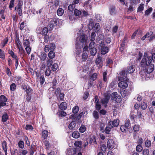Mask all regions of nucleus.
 <instances>
[{"instance_id": "51", "label": "nucleus", "mask_w": 155, "mask_h": 155, "mask_svg": "<svg viewBox=\"0 0 155 155\" xmlns=\"http://www.w3.org/2000/svg\"><path fill=\"white\" fill-rule=\"evenodd\" d=\"M97 74L96 73L93 74L91 76L90 79L93 81L95 80L97 78Z\"/></svg>"}, {"instance_id": "33", "label": "nucleus", "mask_w": 155, "mask_h": 155, "mask_svg": "<svg viewBox=\"0 0 155 155\" xmlns=\"http://www.w3.org/2000/svg\"><path fill=\"white\" fill-rule=\"evenodd\" d=\"M93 115L95 119L97 120L99 118V114L97 111H94L93 113Z\"/></svg>"}, {"instance_id": "63", "label": "nucleus", "mask_w": 155, "mask_h": 155, "mask_svg": "<svg viewBox=\"0 0 155 155\" xmlns=\"http://www.w3.org/2000/svg\"><path fill=\"white\" fill-rule=\"evenodd\" d=\"M95 105L96 110L99 111L101 108V105L100 103H96L95 104Z\"/></svg>"}, {"instance_id": "25", "label": "nucleus", "mask_w": 155, "mask_h": 155, "mask_svg": "<svg viewBox=\"0 0 155 155\" xmlns=\"http://www.w3.org/2000/svg\"><path fill=\"white\" fill-rule=\"evenodd\" d=\"M42 135L44 139H46L48 135V132L47 130H45L42 131Z\"/></svg>"}, {"instance_id": "6", "label": "nucleus", "mask_w": 155, "mask_h": 155, "mask_svg": "<svg viewBox=\"0 0 155 155\" xmlns=\"http://www.w3.org/2000/svg\"><path fill=\"white\" fill-rule=\"evenodd\" d=\"M8 99L4 95H1L0 96V107H2L6 105V102Z\"/></svg>"}, {"instance_id": "34", "label": "nucleus", "mask_w": 155, "mask_h": 155, "mask_svg": "<svg viewBox=\"0 0 155 155\" xmlns=\"http://www.w3.org/2000/svg\"><path fill=\"white\" fill-rule=\"evenodd\" d=\"M75 122L74 121H72L69 124V128L70 129H72L75 127Z\"/></svg>"}, {"instance_id": "29", "label": "nucleus", "mask_w": 155, "mask_h": 155, "mask_svg": "<svg viewBox=\"0 0 155 155\" xmlns=\"http://www.w3.org/2000/svg\"><path fill=\"white\" fill-rule=\"evenodd\" d=\"M3 149L5 152H6L7 149V146L6 142L4 141L2 143Z\"/></svg>"}, {"instance_id": "20", "label": "nucleus", "mask_w": 155, "mask_h": 155, "mask_svg": "<svg viewBox=\"0 0 155 155\" xmlns=\"http://www.w3.org/2000/svg\"><path fill=\"white\" fill-rule=\"evenodd\" d=\"M100 25L98 23H96L94 25L93 30L95 32H97L100 30Z\"/></svg>"}, {"instance_id": "35", "label": "nucleus", "mask_w": 155, "mask_h": 155, "mask_svg": "<svg viewBox=\"0 0 155 155\" xmlns=\"http://www.w3.org/2000/svg\"><path fill=\"white\" fill-rule=\"evenodd\" d=\"M57 78H54L52 82V87L54 89L55 88V86L57 84Z\"/></svg>"}, {"instance_id": "55", "label": "nucleus", "mask_w": 155, "mask_h": 155, "mask_svg": "<svg viewBox=\"0 0 155 155\" xmlns=\"http://www.w3.org/2000/svg\"><path fill=\"white\" fill-rule=\"evenodd\" d=\"M94 27V24L93 22H90L88 25V28L90 30L93 29Z\"/></svg>"}, {"instance_id": "17", "label": "nucleus", "mask_w": 155, "mask_h": 155, "mask_svg": "<svg viewBox=\"0 0 155 155\" xmlns=\"http://www.w3.org/2000/svg\"><path fill=\"white\" fill-rule=\"evenodd\" d=\"M120 93L121 96L123 97H124L129 94V91L126 90L121 91Z\"/></svg>"}, {"instance_id": "1", "label": "nucleus", "mask_w": 155, "mask_h": 155, "mask_svg": "<svg viewBox=\"0 0 155 155\" xmlns=\"http://www.w3.org/2000/svg\"><path fill=\"white\" fill-rule=\"evenodd\" d=\"M152 61V58L151 57L144 54L141 61V66L145 71L147 72V73H150L153 70L154 65L151 64Z\"/></svg>"}, {"instance_id": "14", "label": "nucleus", "mask_w": 155, "mask_h": 155, "mask_svg": "<svg viewBox=\"0 0 155 155\" xmlns=\"http://www.w3.org/2000/svg\"><path fill=\"white\" fill-rule=\"evenodd\" d=\"M8 116L6 113H4L2 117V121L3 122H6L8 119Z\"/></svg>"}, {"instance_id": "49", "label": "nucleus", "mask_w": 155, "mask_h": 155, "mask_svg": "<svg viewBox=\"0 0 155 155\" xmlns=\"http://www.w3.org/2000/svg\"><path fill=\"white\" fill-rule=\"evenodd\" d=\"M74 15L76 16H79L80 15L81 13V12L80 11L77 9H75L74 10Z\"/></svg>"}, {"instance_id": "40", "label": "nucleus", "mask_w": 155, "mask_h": 155, "mask_svg": "<svg viewBox=\"0 0 155 155\" xmlns=\"http://www.w3.org/2000/svg\"><path fill=\"white\" fill-rule=\"evenodd\" d=\"M44 143L46 147L47 150H48L49 149L50 146V144L49 142L47 140H45L44 142Z\"/></svg>"}, {"instance_id": "13", "label": "nucleus", "mask_w": 155, "mask_h": 155, "mask_svg": "<svg viewBox=\"0 0 155 155\" xmlns=\"http://www.w3.org/2000/svg\"><path fill=\"white\" fill-rule=\"evenodd\" d=\"M89 51L91 55L92 56H94L97 52V49L95 48H90Z\"/></svg>"}, {"instance_id": "39", "label": "nucleus", "mask_w": 155, "mask_h": 155, "mask_svg": "<svg viewBox=\"0 0 155 155\" xmlns=\"http://www.w3.org/2000/svg\"><path fill=\"white\" fill-rule=\"evenodd\" d=\"M117 92H114L112 93L111 95V99L113 101H114L117 96Z\"/></svg>"}, {"instance_id": "48", "label": "nucleus", "mask_w": 155, "mask_h": 155, "mask_svg": "<svg viewBox=\"0 0 155 155\" xmlns=\"http://www.w3.org/2000/svg\"><path fill=\"white\" fill-rule=\"evenodd\" d=\"M121 131L123 132H126L128 129L124 125H122L120 127Z\"/></svg>"}, {"instance_id": "30", "label": "nucleus", "mask_w": 155, "mask_h": 155, "mask_svg": "<svg viewBox=\"0 0 155 155\" xmlns=\"http://www.w3.org/2000/svg\"><path fill=\"white\" fill-rule=\"evenodd\" d=\"M23 45L25 47L30 46V42L28 40L26 39L24 40L23 42Z\"/></svg>"}, {"instance_id": "9", "label": "nucleus", "mask_w": 155, "mask_h": 155, "mask_svg": "<svg viewBox=\"0 0 155 155\" xmlns=\"http://www.w3.org/2000/svg\"><path fill=\"white\" fill-rule=\"evenodd\" d=\"M22 5V2L19 1L18 4V10L17 12L20 16L22 15V12L21 9V6Z\"/></svg>"}, {"instance_id": "38", "label": "nucleus", "mask_w": 155, "mask_h": 155, "mask_svg": "<svg viewBox=\"0 0 155 155\" xmlns=\"http://www.w3.org/2000/svg\"><path fill=\"white\" fill-rule=\"evenodd\" d=\"M18 48L19 49L18 53L21 56L23 54L25 53V51L22 47H20Z\"/></svg>"}, {"instance_id": "53", "label": "nucleus", "mask_w": 155, "mask_h": 155, "mask_svg": "<svg viewBox=\"0 0 155 155\" xmlns=\"http://www.w3.org/2000/svg\"><path fill=\"white\" fill-rule=\"evenodd\" d=\"M45 81L44 77L43 75L41 76L40 77V82L41 84H43Z\"/></svg>"}, {"instance_id": "36", "label": "nucleus", "mask_w": 155, "mask_h": 155, "mask_svg": "<svg viewBox=\"0 0 155 155\" xmlns=\"http://www.w3.org/2000/svg\"><path fill=\"white\" fill-rule=\"evenodd\" d=\"M16 86L14 83H12L10 86V90L12 91H14L16 89Z\"/></svg>"}, {"instance_id": "15", "label": "nucleus", "mask_w": 155, "mask_h": 155, "mask_svg": "<svg viewBox=\"0 0 155 155\" xmlns=\"http://www.w3.org/2000/svg\"><path fill=\"white\" fill-rule=\"evenodd\" d=\"M72 136L74 138H78L80 137V134L78 131H75L72 133Z\"/></svg>"}, {"instance_id": "8", "label": "nucleus", "mask_w": 155, "mask_h": 155, "mask_svg": "<svg viewBox=\"0 0 155 155\" xmlns=\"http://www.w3.org/2000/svg\"><path fill=\"white\" fill-rule=\"evenodd\" d=\"M107 145L108 148L110 149H112L116 147L115 143L112 139H110L108 140Z\"/></svg>"}, {"instance_id": "37", "label": "nucleus", "mask_w": 155, "mask_h": 155, "mask_svg": "<svg viewBox=\"0 0 155 155\" xmlns=\"http://www.w3.org/2000/svg\"><path fill=\"white\" fill-rule=\"evenodd\" d=\"M152 10L153 9L151 7L149 9L145 11V15L146 16H147L149 15L150 13L152 12Z\"/></svg>"}, {"instance_id": "10", "label": "nucleus", "mask_w": 155, "mask_h": 155, "mask_svg": "<svg viewBox=\"0 0 155 155\" xmlns=\"http://www.w3.org/2000/svg\"><path fill=\"white\" fill-rule=\"evenodd\" d=\"M119 123V120L118 119H116L114 120L113 121H110L108 123L110 125H111L112 126V127H117Z\"/></svg>"}, {"instance_id": "2", "label": "nucleus", "mask_w": 155, "mask_h": 155, "mask_svg": "<svg viewBox=\"0 0 155 155\" xmlns=\"http://www.w3.org/2000/svg\"><path fill=\"white\" fill-rule=\"evenodd\" d=\"M127 74L125 70H123L119 74L118 77L119 82L118 83V86L123 89L126 88L128 87L127 82L128 79L127 77Z\"/></svg>"}, {"instance_id": "44", "label": "nucleus", "mask_w": 155, "mask_h": 155, "mask_svg": "<svg viewBox=\"0 0 155 155\" xmlns=\"http://www.w3.org/2000/svg\"><path fill=\"white\" fill-rule=\"evenodd\" d=\"M79 110V108L78 106H76L74 107L72 109V111L74 113L76 114L78 112Z\"/></svg>"}, {"instance_id": "43", "label": "nucleus", "mask_w": 155, "mask_h": 155, "mask_svg": "<svg viewBox=\"0 0 155 155\" xmlns=\"http://www.w3.org/2000/svg\"><path fill=\"white\" fill-rule=\"evenodd\" d=\"M144 5V4H140L137 9L138 12H142L143 9Z\"/></svg>"}, {"instance_id": "18", "label": "nucleus", "mask_w": 155, "mask_h": 155, "mask_svg": "<svg viewBox=\"0 0 155 155\" xmlns=\"http://www.w3.org/2000/svg\"><path fill=\"white\" fill-rule=\"evenodd\" d=\"M67 108V104L65 102H62L60 105V108L61 110H65Z\"/></svg>"}, {"instance_id": "57", "label": "nucleus", "mask_w": 155, "mask_h": 155, "mask_svg": "<svg viewBox=\"0 0 155 155\" xmlns=\"http://www.w3.org/2000/svg\"><path fill=\"white\" fill-rule=\"evenodd\" d=\"M14 2L15 0H11L10 1L9 7L11 10L12 9V8H13L14 6Z\"/></svg>"}, {"instance_id": "19", "label": "nucleus", "mask_w": 155, "mask_h": 155, "mask_svg": "<svg viewBox=\"0 0 155 155\" xmlns=\"http://www.w3.org/2000/svg\"><path fill=\"white\" fill-rule=\"evenodd\" d=\"M109 11L111 15H114L116 13L115 7L114 6H110L109 8Z\"/></svg>"}, {"instance_id": "16", "label": "nucleus", "mask_w": 155, "mask_h": 155, "mask_svg": "<svg viewBox=\"0 0 155 155\" xmlns=\"http://www.w3.org/2000/svg\"><path fill=\"white\" fill-rule=\"evenodd\" d=\"M102 61V57L100 56H98L96 58L95 61V63L96 64H100V67L102 66L101 65V62Z\"/></svg>"}, {"instance_id": "54", "label": "nucleus", "mask_w": 155, "mask_h": 155, "mask_svg": "<svg viewBox=\"0 0 155 155\" xmlns=\"http://www.w3.org/2000/svg\"><path fill=\"white\" fill-rule=\"evenodd\" d=\"M125 42L123 41L122 42L121 44L120 45V50L121 51H122L124 50Z\"/></svg>"}, {"instance_id": "3", "label": "nucleus", "mask_w": 155, "mask_h": 155, "mask_svg": "<svg viewBox=\"0 0 155 155\" xmlns=\"http://www.w3.org/2000/svg\"><path fill=\"white\" fill-rule=\"evenodd\" d=\"M98 43H99L98 48L101 50V54L104 55L107 53L109 51V48L108 47L105 46L104 41L99 40Z\"/></svg>"}, {"instance_id": "50", "label": "nucleus", "mask_w": 155, "mask_h": 155, "mask_svg": "<svg viewBox=\"0 0 155 155\" xmlns=\"http://www.w3.org/2000/svg\"><path fill=\"white\" fill-rule=\"evenodd\" d=\"M18 146L19 148L23 149L24 147V143L22 141H20L18 143Z\"/></svg>"}, {"instance_id": "22", "label": "nucleus", "mask_w": 155, "mask_h": 155, "mask_svg": "<svg viewBox=\"0 0 155 155\" xmlns=\"http://www.w3.org/2000/svg\"><path fill=\"white\" fill-rule=\"evenodd\" d=\"M39 58L41 60L44 61L47 58V54L45 53H42L39 56Z\"/></svg>"}, {"instance_id": "42", "label": "nucleus", "mask_w": 155, "mask_h": 155, "mask_svg": "<svg viewBox=\"0 0 155 155\" xmlns=\"http://www.w3.org/2000/svg\"><path fill=\"white\" fill-rule=\"evenodd\" d=\"M0 58L2 59H5L4 52L1 49H0Z\"/></svg>"}, {"instance_id": "7", "label": "nucleus", "mask_w": 155, "mask_h": 155, "mask_svg": "<svg viewBox=\"0 0 155 155\" xmlns=\"http://www.w3.org/2000/svg\"><path fill=\"white\" fill-rule=\"evenodd\" d=\"M79 38V37L78 38ZM88 37L86 35L84 34H82V35H80L79 37V39L81 43L83 44H86L87 40Z\"/></svg>"}, {"instance_id": "41", "label": "nucleus", "mask_w": 155, "mask_h": 155, "mask_svg": "<svg viewBox=\"0 0 155 155\" xmlns=\"http://www.w3.org/2000/svg\"><path fill=\"white\" fill-rule=\"evenodd\" d=\"M48 32V29L47 27H44L42 31L41 34L44 35H46Z\"/></svg>"}, {"instance_id": "60", "label": "nucleus", "mask_w": 155, "mask_h": 155, "mask_svg": "<svg viewBox=\"0 0 155 155\" xmlns=\"http://www.w3.org/2000/svg\"><path fill=\"white\" fill-rule=\"evenodd\" d=\"M8 39L7 38H6L5 39H4L3 42L2 43V48L4 47L6 44L8 42Z\"/></svg>"}, {"instance_id": "62", "label": "nucleus", "mask_w": 155, "mask_h": 155, "mask_svg": "<svg viewBox=\"0 0 155 155\" xmlns=\"http://www.w3.org/2000/svg\"><path fill=\"white\" fill-rule=\"evenodd\" d=\"M133 130L135 132H137L139 130V126L137 125H135L134 126Z\"/></svg>"}, {"instance_id": "46", "label": "nucleus", "mask_w": 155, "mask_h": 155, "mask_svg": "<svg viewBox=\"0 0 155 155\" xmlns=\"http://www.w3.org/2000/svg\"><path fill=\"white\" fill-rule=\"evenodd\" d=\"M143 149V148L142 147L141 145H138L137 147L136 148V150L137 151L140 152H141L142 150Z\"/></svg>"}, {"instance_id": "24", "label": "nucleus", "mask_w": 155, "mask_h": 155, "mask_svg": "<svg viewBox=\"0 0 155 155\" xmlns=\"http://www.w3.org/2000/svg\"><path fill=\"white\" fill-rule=\"evenodd\" d=\"M55 55V54L54 52L50 51L48 53V57L50 59H52L54 57Z\"/></svg>"}, {"instance_id": "52", "label": "nucleus", "mask_w": 155, "mask_h": 155, "mask_svg": "<svg viewBox=\"0 0 155 155\" xmlns=\"http://www.w3.org/2000/svg\"><path fill=\"white\" fill-rule=\"evenodd\" d=\"M75 7V5L73 4L68 6V10L70 12H72Z\"/></svg>"}, {"instance_id": "23", "label": "nucleus", "mask_w": 155, "mask_h": 155, "mask_svg": "<svg viewBox=\"0 0 155 155\" xmlns=\"http://www.w3.org/2000/svg\"><path fill=\"white\" fill-rule=\"evenodd\" d=\"M64 13V10L62 8H59L57 11V14L59 16H62Z\"/></svg>"}, {"instance_id": "5", "label": "nucleus", "mask_w": 155, "mask_h": 155, "mask_svg": "<svg viewBox=\"0 0 155 155\" xmlns=\"http://www.w3.org/2000/svg\"><path fill=\"white\" fill-rule=\"evenodd\" d=\"M58 21V19L56 18H54L51 19L49 22L48 25L49 30L51 31L54 26L57 25V23Z\"/></svg>"}, {"instance_id": "32", "label": "nucleus", "mask_w": 155, "mask_h": 155, "mask_svg": "<svg viewBox=\"0 0 155 155\" xmlns=\"http://www.w3.org/2000/svg\"><path fill=\"white\" fill-rule=\"evenodd\" d=\"M51 70L50 68H47L45 72V75L47 76H49L51 73Z\"/></svg>"}, {"instance_id": "58", "label": "nucleus", "mask_w": 155, "mask_h": 155, "mask_svg": "<svg viewBox=\"0 0 155 155\" xmlns=\"http://www.w3.org/2000/svg\"><path fill=\"white\" fill-rule=\"evenodd\" d=\"M149 151L148 149H144L143 151V155H148Z\"/></svg>"}, {"instance_id": "59", "label": "nucleus", "mask_w": 155, "mask_h": 155, "mask_svg": "<svg viewBox=\"0 0 155 155\" xmlns=\"http://www.w3.org/2000/svg\"><path fill=\"white\" fill-rule=\"evenodd\" d=\"M96 36V34L94 32L91 33V41H94L95 39V37Z\"/></svg>"}, {"instance_id": "12", "label": "nucleus", "mask_w": 155, "mask_h": 155, "mask_svg": "<svg viewBox=\"0 0 155 155\" xmlns=\"http://www.w3.org/2000/svg\"><path fill=\"white\" fill-rule=\"evenodd\" d=\"M84 114L83 112H81L78 115L76 116L74 114H72L71 115V117L73 119H75L76 120H78L80 119L81 117Z\"/></svg>"}, {"instance_id": "28", "label": "nucleus", "mask_w": 155, "mask_h": 155, "mask_svg": "<svg viewBox=\"0 0 155 155\" xmlns=\"http://www.w3.org/2000/svg\"><path fill=\"white\" fill-rule=\"evenodd\" d=\"M87 54V51H85L82 54V58L83 61H85L87 60L88 57Z\"/></svg>"}, {"instance_id": "45", "label": "nucleus", "mask_w": 155, "mask_h": 155, "mask_svg": "<svg viewBox=\"0 0 155 155\" xmlns=\"http://www.w3.org/2000/svg\"><path fill=\"white\" fill-rule=\"evenodd\" d=\"M35 146L34 145H31L30 148V155H33L35 151Z\"/></svg>"}, {"instance_id": "4", "label": "nucleus", "mask_w": 155, "mask_h": 155, "mask_svg": "<svg viewBox=\"0 0 155 155\" xmlns=\"http://www.w3.org/2000/svg\"><path fill=\"white\" fill-rule=\"evenodd\" d=\"M110 96V94L108 93H106L104 94V98L102 99L101 101V102L102 104H105L104 106L106 107L107 106V104L109 101Z\"/></svg>"}, {"instance_id": "61", "label": "nucleus", "mask_w": 155, "mask_h": 155, "mask_svg": "<svg viewBox=\"0 0 155 155\" xmlns=\"http://www.w3.org/2000/svg\"><path fill=\"white\" fill-rule=\"evenodd\" d=\"M151 145V142L150 140H146L145 143V145L147 147H149Z\"/></svg>"}, {"instance_id": "56", "label": "nucleus", "mask_w": 155, "mask_h": 155, "mask_svg": "<svg viewBox=\"0 0 155 155\" xmlns=\"http://www.w3.org/2000/svg\"><path fill=\"white\" fill-rule=\"evenodd\" d=\"M127 129L129 128L130 127V124L129 120H127L124 125Z\"/></svg>"}, {"instance_id": "26", "label": "nucleus", "mask_w": 155, "mask_h": 155, "mask_svg": "<svg viewBox=\"0 0 155 155\" xmlns=\"http://www.w3.org/2000/svg\"><path fill=\"white\" fill-rule=\"evenodd\" d=\"M46 63L47 67L49 68L52 65L53 61L51 59H48L46 61Z\"/></svg>"}, {"instance_id": "11", "label": "nucleus", "mask_w": 155, "mask_h": 155, "mask_svg": "<svg viewBox=\"0 0 155 155\" xmlns=\"http://www.w3.org/2000/svg\"><path fill=\"white\" fill-rule=\"evenodd\" d=\"M135 69V66L134 65H131L128 66L127 68V70L125 71L126 73L127 74L128 73H133Z\"/></svg>"}, {"instance_id": "31", "label": "nucleus", "mask_w": 155, "mask_h": 155, "mask_svg": "<svg viewBox=\"0 0 155 155\" xmlns=\"http://www.w3.org/2000/svg\"><path fill=\"white\" fill-rule=\"evenodd\" d=\"M58 64L56 63H54L52 65L51 69L53 71H56L58 69Z\"/></svg>"}, {"instance_id": "64", "label": "nucleus", "mask_w": 155, "mask_h": 155, "mask_svg": "<svg viewBox=\"0 0 155 155\" xmlns=\"http://www.w3.org/2000/svg\"><path fill=\"white\" fill-rule=\"evenodd\" d=\"M95 18L97 21H101L102 19V18L99 14L96 15L95 16Z\"/></svg>"}, {"instance_id": "47", "label": "nucleus", "mask_w": 155, "mask_h": 155, "mask_svg": "<svg viewBox=\"0 0 155 155\" xmlns=\"http://www.w3.org/2000/svg\"><path fill=\"white\" fill-rule=\"evenodd\" d=\"M86 130V127L84 125H81L79 129V131L81 133L84 132Z\"/></svg>"}, {"instance_id": "27", "label": "nucleus", "mask_w": 155, "mask_h": 155, "mask_svg": "<svg viewBox=\"0 0 155 155\" xmlns=\"http://www.w3.org/2000/svg\"><path fill=\"white\" fill-rule=\"evenodd\" d=\"M107 147L105 144H103L101 145L100 147V150L102 153L104 152L106 150Z\"/></svg>"}, {"instance_id": "21", "label": "nucleus", "mask_w": 155, "mask_h": 155, "mask_svg": "<svg viewBox=\"0 0 155 155\" xmlns=\"http://www.w3.org/2000/svg\"><path fill=\"white\" fill-rule=\"evenodd\" d=\"M112 128V126H111V125H110L108 123V126L105 129V132L107 134H109L111 129Z\"/></svg>"}]
</instances>
